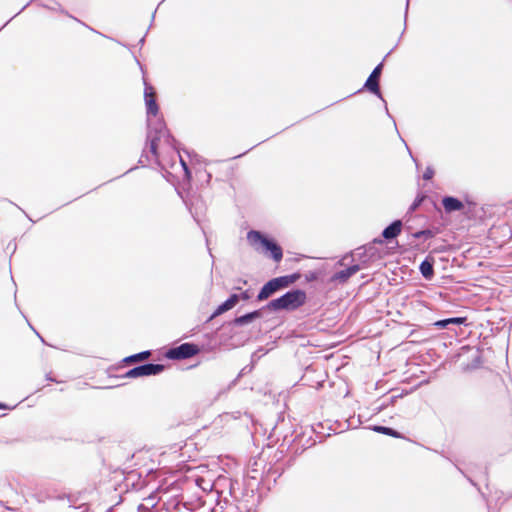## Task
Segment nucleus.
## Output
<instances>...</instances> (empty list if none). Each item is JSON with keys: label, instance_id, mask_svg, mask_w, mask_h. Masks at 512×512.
<instances>
[{"label": "nucleus", "instance_id": "obj_1", "mask_svg": "<svg viewBox=\"0 0 512 512\" xmlns=\"http://www.w3.org/2000/svg\"><path fill=\"white\" fill-rule=\"evenodd\" d=\"M247 241L255 251L264 253L265 255L270 253L271 258L276 263H279L282 260V248L274 240L269 239L260 231H249L247 233Z\"/></svg>", "mask_w": 512, "mask_h": 512}, {"label": "nucleus", "instance_id": "obj_2", "mask_svg": "<svg viewBox=\"0 0 512 512\" xmlns=\"http://www.w3.org/2000/svg\"><path fill=\"white\" fill-rule=\"evenodd\" d=\"M306 300V292L300 289H296L270 301L266 307L270 311L296 310L303 306L306 303Z\"/></svg>", "mask_w": 512, "mask_h": 512}, {"label": "nucleus", "instance_id": "obj_3", "mask_svg": "<svg viewBox=\"0 0 512 512\" xmlns=\"http://www.w3.org/2000/svg\"><path fill=\"white\" fill-rule=\"evenodd\" d=\"M300 278L299 274L286 275L276 277L269 280L260 290L257 295L258 301H264L272 296L280 289L287 288L291 284L295 283Z\"/></svg>", "mask_w": 512, "mask_h": 512}, {"label": "nucleus", "instance_id": "obj_4", "mask_svg": "<svg viewBox=\"0 0 512 512\" xmlns=\"http://www.w3.org/2000/svg\"><path fill=\"white\" fill-rule=\"evenodd\" d=\"M169 138L168 131L165 127L150 129L147 136V145L150 153L156 161L159 160V147L162 142H167Z\"/></svg>", "mask_w": 512, "mask_h": 512}, {"label": "nucleus", "instance_id": "obj_5", "mask_svg": "<svg viewBox=\"0 0 512 512\" xmlns=\"http://www.w3.org/2000/svg\"><path fill=\"white\" fill-rule=\"evenodd\" d=\"M164 365L162 364H144L133 369H130L124 374V378H138L150 375L160 374L164 370Z\"/></svg>", "mask_w": 512, "mask_h": 512}, {"label": "nucleus", "instance_id": "obj_6", "mask_svg": "<svg viewBox=\"0 0 512 512\" xmlns=\"http://www.w3.org/2000/svg\"><path fill=\"white\" fill-rule=\"evenodd\" d=\"M199 348L197 345L192 343H183L178 347L169 349L166 353V357L169 359H187L198 354Z\"/></svg>", "mask_w": 512, "mask_h": 512}, {"label": "nucleus", "instance_id": "obj_7", "mask_svg": "<svg viewBox=\"0 0 512 512\" xmlns=\"http://www.w3.org/2000/svg\"><path fill=\"white\" fill-rule=\"evenodd\" d=\"M383 64L377 65L365 83V88L375 95H380L379 78L382 72Z\"/></svg>", "mask_w": 512, "mask_h": 512}, {"label": "nucleus", "instance_id": "obj_8", "mask_svg": "<svg viewBox=\"0 0 512 512\" xmlns=\"http://www.w3.org/2000/svg\"><path fill=\"white\" fill-rule=\"evenodd\" d=\"M144 94L147 112L154 116L157 115L159 108L156 103V94L154 88L152 86L146 85Z\"/></svg>", "mask_w": 512, "mask_h": 512}, {"label": "nucleus", "instance_id": "obj_9", "mask_svg": "<svg viewBox=\"0 0 512 512\" xmlns=\"http://www.w3.org/2000/svg\"><path fill=\"white\" fill-rule=\"evenodd\" d=\"M239 301V296L237 294H232L224 303L219 305L213 314L209 317L208 321H211L215 317L223 314L224 312L232 309Z\"/></svg>", "mask_w": 512, "mask_h": 512}, {"label": "nucleus", "instance_id": "obj_10", "mask_svg": "<svg viewBox=\"0 0 512 512\" xmlns=\"http://www.w3.org/2000/svg\"><path fill=\"white\" fill-rule=\"evenodd\" d=\"M442 204L446 213L460 211L464 208V204L457 198L446 196L442 199Z\"/></svg>", "mask_w": 512, "mask_h": 512}, {"label": "nucleus", "instance_id": "obj_11", "mask_svg": "<svg viewBox=\"0 0 512 512\" xmlns=\"http://www.w3.org/2000/svg\"><path fill=\"white\" fill-rule=\"evenodd\" d=\"M402 230V222L400 220L394 221L388 227H386L382 233L385 239H392L397 237Z\"/></svg>", "mask_w": 512, "mask_h": 512}, {"label": "nucleus", "instance_id": "obj_12", "mask_svg": "<svg viewBox=\"0 0 512 512\" xmlns=\"http://www.w3.org/2000/svg\"><path fill=\"white\" fill-rule=\"evenodd\" d=\"M360 269L359 265L350 266L344 270L337 272L334 276V280H340L341 282L347 281L352 275L358 272Z\"/></svg>", "mask_w": 512, "mask_h": 512}, {"label": "nucleus", "instance_id": "obj_13", "mask_svg": "<svg viewBox=\"0 0 512 512\" xmlns=\"http://www.w3.org/2000/svg\"><path fill=\"white\" fill-rule=\"evenodd\" d=\"M373 431L377 432V433H380V434H384V435H387V436H390V437H393V438H397V439H404L405 437L399 433L398 431L390 428V427H385V426H374L372 428Z\"/></svg>", "mask_w": 512, "mask_h": 512}, {"label": "nucleus", "instance_id": "obj_14", "mask_svg": "<svg viewBox=\"0 0 512 512\" xmlns=\"http://www.w3.org/2000/svg\"><path fill=\"white\" fill-rule=\"evenodd\" d=\"M260 316H261V314L259 311H253V312H250L243 316L236 317L234 319V324L238 325V326H242V325L250 323L251 321H253L256 318H259Z\"/></svg>", "mask_w": 512, "mask_h": 512}, {"label": "nucleus", "instance_id": "obj_15", "mask_svg": "<svg viewBox=\"0 0 512 512\" xmlns=\"http://www.w3.org/2000/svg\"><path fill=\"white\" fill-rule=\"evenodd\" d=\"M151 356L150 351H143L134 355H130L123 359L125 364L138 363L147 360Z\"/></svg>", "mask_w": 512, "mask_h": 512}, {"label": "nucleus", "instance_id": "obj_16", "mask_svg": "<svg viewBox=\"0 0 512 512\" xmlns=\"http://www.w3.org/2000/svg\"><path fill=\"white\" fill-rule=\"evenodd\" d=\"M420 271L426 279H430L434 274L433 265L428 261H423L421 263Z\"/></svg>", "mask_w": 512, "mask_h": 512}, {"label": "nucleus", "instance_id": "obj_17", "mask_svg": "<svg viewBox=\"0 0 512 512\" xmlns=\"http://www.w3.org/2000/svg\"><path fill=\"white\" fill-rule=\"evenodd\" d=\"M426 198L424 195H419L412 203L410 210L415 211L423 202V200Z\"/></svg>", "mask_w": 512, "mask_h": 512}, {"label": "nucleus", "instance_id": "obj_18", "mask_svg": "<svg viewBox=\"0 0 512 512\" xmlns=\"http://www.w3.org/2000/svg\"><path fill=\"white\" fill-rule=\"evenodd\" d=\"M448 322H449V324L461 325L466 322V318L465 317L448 318Z\"/></svg>", "mask_w": 512, "mask_h": 512}, {"label": "nucleus", "instance_id": "obj_19", "mask_svg": "<svg viewBox=\"0 0 512 512\" xmlns=\"http://www.w3.org/2000/svg\"><path fill=\"white\" fill-rule=\"evenodd\" d=\"M434 325L438 328H446L449 325L448 319L439 320L434 323Z\"/></svg>", "mask_w": 512, "mask_h": 512}, {"label": "nucleus", "instance_id": "obj_20", "mask_svg": "<svg viewBox=\"0 0 512 512\" xmlns=\"http://www.w3.org/2000/svg\"><path fill=\"white\" fill-rule=\"evenodd\" d=\"M421 236H431V231L430 230H423V231L417 232L415 234V237H417V238H419Z\"/></svg>", "mask_w": 512, "mask_h": 512}, {"label": "nucleus", "instance_id": "obj_21", "mask_svg": "<svg viewBox=\"0 0 512 512\" xmlns=\"http://www.w3.org/2000/svg\"><path fill=\"white\" fill-rule=\"evenodd\" d=\"M241 298H242L243 300H247V299H249V295H248V293H247V292L242 293Z\"/></svg>", "mask_w": 512, "mask_h": 512}, {"label": "nucleus", "instance_id": "obj_22", "mask_svg": "<svg viewBox=\"0 0 512 512\" xmlns=\"http://www.w3.org/2000/svg\"><path fill=\"white\" fill-rule=\"evenodd\" d=\"M4 408H6V406L0 403V409H4Z\"/></svg>", "mask_w": 512, "mask_h": 512}]
</instances>
